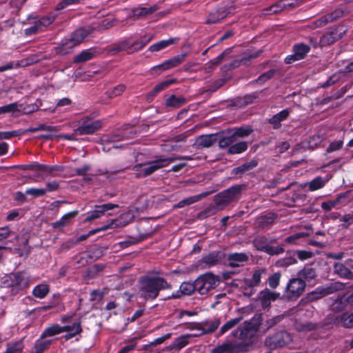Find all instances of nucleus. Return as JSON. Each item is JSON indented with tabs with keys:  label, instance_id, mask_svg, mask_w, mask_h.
<instances>
[{
	"label": "nucleus",
	"instance_id": "obj_7",
	"mask_svg": "<svg viewBox=\"0 0 353 353\" xmlns=\"http://www.w3.org/2000/svg\"><path fill=\"white\" fill-rule=\"evenodd\" d=\"M343 283L341 282H334L325 286L317 288L315 290L308 293L306 299L310 301H314L326 295L332 294L336 291L343 290Z\"/></svg>",
	"mask_w": 353,
	"mask_h": 353
},
{
	"label": "nucleus",
	"instance_id": "obj_47",
	"mask_svg": "<svg viewBox=\"0 0 353 353\" xmlns=\"http://www.w3.org/2000/svg\"><path fill=\"white\" fill-rule=\"evenodd\" d=\"M219 261V256L216 253H210L202 258V262L209 266L214 265Z\"/></svg>",
	"mask_w": 353,
	"mask_h": 353
},
{
	"label": "nucleus",
	"instance_id": "obj_12",
	"mask_svg": "<svg viewBox=\"0 0 353 353\" xmlns=\"http://www.w3.org/2000/svg\"><path fill=\"white\" fill-rule=\"evenodd\" d=\"M345 32L343 27L330 28L320 39L321 46H327L339 39Z\"/></svg>",
	"mask_w": 353,
	"mask_h": 353
},
{
	"label": "nucleus",
	"instance_id": "obj_51",
	"mask_svg": "<svg viewBox=\"0 0 353 353\" xmlns=\"http://www.w3.org/2000/svg\"><path fill=\"white\" fill-rule=\"evenodd\" d=\"M19 105L17 103H13L10 104H8L6 105H3L0 107V114L4 113H10V112H15L19 111Z\"/></svg>",
	"mask_w": 353,
	"mask_h": 353
},
{
	"label": "nucleus",
	"instance_id": "obj_40",
	"mask_svg": "<svg viewBox=\"0 0 353 353\" xmlns=\"http://www.w3.org/2000/svg\"><path fill=\"white\" fill-rule=\"evenodd\" d=\"M189 334L182 335L176 339L172 343V347L176 350H180L188 344Z\"/></svg>",
	"mask_w": 353,
	"mask_h": 353
},
{
	"label": "nucleus",
	"instance_id": "obj_2",
	"mask_svg": "<svg viewBox=\"0 0 353 353\" xmlns=\"http://www.w3.org/2000/svg\"><path fill=\"white\" fill-rule=\"evenodd\" d=\"M170 285L162 277L145 276L140 280L139 295L146 299H156L161 290L170 288Z\"/></svg>",
	"mask_w": 353,
	"mask_h": 353
},
{
	"label": "nucleus",
	"instance_id": "obj_5",
	"mask_svg": "<svg viewBox=\"0 0 353 353\" xmlns=\"http://www.w3.org/2000/svg\"><path fill=\"white\" fill-rule=\"evenodd\" d=\"M220 283V278L212 273H206L196 279V291L201 295L207 294Z\"/></svg>",
	"mask_w": 353,
	"mask_h": 353
},
{
	"label": "nucleus",
	"instance_id": "obj_41",
	"mask_svg": "<svg viewBox=\"0 0 353 353\" xmlns=\"http://www.w3.org/2000/svg\"><path fill=\"white\" fill-rule=\"evenodd\" d=\"M248 148V144L245 141H241L232 145L228 148V153L230 154H240L245 151Z\"/></svg>",
	"mask_w": 353,
	"mask_h": 353
},
{
	"label": "nucleus",
	"instance_id": "obj_52",
	"mask_svg": "<svg viewBox=\"0 0 353 353\" xmlns=\"http://www.w3.org/2000/svg\"><path fill=\"white\" fill-rule=\"evenodd\" d=\"M46 193V190L43 188H28L26 190V194L28 195H31L33 197H39L45 195Z\"/></svg>",
	"mask_w": 353,
	"mask_h": 353
},
{
	"label": "nucleus",
	"instance_id": "obj_44",
	"mask_svg": "<svg viewBox=\"0 0 353 353\" xmlns=\"http://www.w3.org/2000/svg\"><path fill=\"white\" fill-rule=\"evenodd\" d=\"M344 196H343V194H340L337 196V198L335 200L323 202L321 203V208L325 211L328 212L331 210L333 208H334L336 205L340 203L341 199Z\"/></svg>",
	"mask_w": 353,
	"mask_h": 353
},
{
	"label": "nucleus",
	"instance_id": "obj_4",
	"mask_svg": "<svg viewBox=\"0 0 353 353\" xmlns=\"http://www.w3.org/2000/svg\"><path fill=\"white\" fill-rule=\"evenodd\" d=\"M92 29L79 28L72 33L69 39H65L61 41L59 47V52L61 54H67L70 52L72 49L79 45L91 33Z\"/></svg>",
	"mask_w": 353,
	"mask_h": 353
},
{
	"label": "nucleus",
	"instance_id": "obj_9",
	"mask_svg": "<svg viewBox=\"0 0 353 353\" xmlns=\"http://www.w3.org/2000/svg\"><path fill=\"white\" fill-rule=\"evenodd\" d=\"M292 341L291 335L287 332H280L265 339V344L271 349L281 347L289 344Z\"/></svg>",
	"mask_w": 353,
	"mask_h": 353
},
{
	"label": "nucleus",
	"instance_id": "obj_45",
	"mask_svg": "<svg viewBox=\"0 0 353 353\" xmlns=\"http://www.w3.org/2000/svg\"><path fill=\"white\" fill-rule=\"evenodd\" d=\"M125 90V86L123 84L118 85L113 88L108 90L106 94L108 97L114 98L121 95Z\"/></svg>",
	"mask_w": 353,
	"mask_h": 353
},
{
	"label": "nucleus",
	"instance_id": "obj_17",
	"mask_svg": "<svg viewBox=\"0 0 353 353\" xmlns=\"http://www.w3.org/2000/svg\"><path fill=\"white\" fill-rule=\"evenodd\" d=\"M185 54H178L163 63L153 68L154 70H159V72L176 67L181 63L185 59Z\"/></svg>",
	"mask_w": 353,
	"mask_h": 353
},
{
	"label": "nucleus",
	"instance_id": "obj_46",
	"mask_svg": "<svg viewBox=\"0 0 353 353\" xmlns=\"http://www.w3.org/2000/svg\"><path fill=\"white\" fill-rule=\"evenodd\" d=\"M256 165H257V163L255 161H252L249 163H244L239 167L235 168L233 170V173L239 174L241 172H243L250 170L252 169L253 168L256 167Z\"/></svg>",
	"mask_w": 353,
	"mask_h": 353
},
{
	"label": "nucleus",
	"instance_id": "obj_59",
	"mask_svg": "<svg viewBox=\"0 0 353 353\" xmlns=\"http://www.w3.org/2000/svg\"><path fill=\"white\" fill-rule=\"evenodd\" d=\"M219 324L220 321L219 320H215L210 324V327L207 330H200L197 328L198 330L201 331V332L199 334L201 335L208 332H212L218 328Z\"/></svg>",
	"mask_w": 353,
	"mask_h": 353
},
{
	"label": "nucleus",
	"instance_id": "obj_37",
	"mask_svg": "<svg viewBox=\"0 0 353 353\" xmlns=\"http://www.w3.org/2000/svg\"><path fill=\"white\" fill-rule=\"evenodd\" d=\"M243 319L242 316H239L234 319H232L228 321L225 323H224L220 329V334H223L228 331L230 330L233 327H234L241 320Z\"/></svg>",
	"mask_w": 353,
	"mask_h": 353
},
{
	"label": "nucleus",
	"instance_id": "obj_54",
	"mask_svg": "<svg viewBox=\"0 0 353 353\" xmlns=\"http://www.w3.org/2000/svg\"><path fill=\"white\" fill-rule=\"evenodd\" d=\"M284 252V249L282 246H271L268 245L265 253L270 255H278Z\"/></svg>",
	"mask_w": 353,
	"mask_h": 353
},
{
	"label": "nucleus",
	"instance_id": "obj_33",
	"mask_svg": "<svg viewBox=\"0 0 353 353\" xmlns=\"http://www.w3.org/2000/svg\"><path fill=\"white\" fill-rule=\"evenodd\" d=\"M289 116V111L288 110H283L279 113L274 115L270 119V123L274 125V128H278L280 126V123L285 120Z\"/></svg>",
	"mask_w": 353,
	"mask_h": 353
},
{
	"label": "nucleus",
	"instance_id": "obj_56",
	"mask_svg": "<svg viewBox=\"0 0 353 353\" xmlns=\"http://www.w3.org/2000/svg\"><path fill=\"white\" fill-rule=\"evenodd\" d=\"M208 195V192H203L199 194H196L192 196H190L188 198L185 199V203L187 205H190L192 203H194L199 201H200L201 199L207 196Z\"/></svg>",
	"mask_w": 353,
	"mask_h": 353
},
{
	"label": "nucleus",
	"instance_id": "obj_13",
	"mask_svg": "<svg viewBox=\"0 0 353 353\" xmlns=\"http://www.w3.org/2000/svg\"><path fill=\"white\" fill-rule=\"evenodd\" d=\"M118 205L113 203H105L100 205H95L94 210L88 213V216L84 222H90L93 220L99 219L105 214V212L117 208Z\"/></svg>",
	"mask_w": 353,
	"mask_h": 353
},
{
	"label": "nucleus",
	"instance_id": "obj_20",
	"mask_svg": "<svg viewBox=\"0 0 353 353\" xmlns=\"http://www.w3.org/2000/svg\"><path fill=\"white\" fill-rule=\"evenodd\" d=\"M343 12L341 10H336L333 13L323 16L321 18L317 19L313 23V28L321 27L327 24L328 22H331L341 16H342Z\"/></svg>",
	"mask_w": 353,
	"mask_h": 353
},
{
	"label": "nucleus",
	"instance_id": "obj_29",
	"mask_svg": "<svg viewBox=\"0 0 353 353\" xmlns=\"http://www.w3.org/2000/svg\"><path fill=\"white\" fill-rule=\"evenodd\" d=\"M334 272L341 277L345 279H352L353 273L343 263H337L334 265Z\"/></svg>",
	"mask_w": 353,
	"mask_h": 353
},
{
	"label": "nucleus",
	"instance_id": "obj_39",
	"mask_svg": "<svg viewBox=\"0 0 353 353\" xmlns=\"http://www.w3.org/2000/svg\"><path fill=\"white\" fill-rule=\"evenodd\" d=\"M185 102V99L184 97H177L175 95H171L166 99L165 104L167 106L177 108L182 105Z\"/></svg>",
	"mask_w": 353,
	"mask_h": 353
},
{
	"label": "nucleus",
	"instance_id": "obj_53",
	"mask_svg": "<svg viewBox=\"0 0 353 353\" xmlns=\"http://www.w3.org/2000/svg\"><path fill=\"white\" fill-rule=\"evenodd\" d=\"M54 19V17L48 16L41 18V19L36 22L37 23V24H39L40 29L43 30L45 28L51 24L53 22Z\"/></svg>",
	"mask_w": 353,
	"mask_h": 353
},
{
	"label": "nucleus",
	"instance_id": "obj_27",
	"mask_svg": "<svg viewBox=\"0 0 353 353\" xmlns=\"http://www.w3.org/2000/svg\"><path fill=\"white\" fill-rule=\"evenodd\" d=\"M334 323H341L343 327L351 328L353 327V313H345L340 317L335 316L334 319Z\"/></svg>",
	"mask_w": 353,
	"mask_h": 353
},
{
	"label": "nucleus",
	"instance_id": "obj_32",
	"mask_svg": "<svg viewBox=\"0 0 353 353\" xmlns=\"http://www.w3.org/2000/svg\"><path fill=\"white\" fill-rule=\"evenodd\" d=\"M226 16L227 13L225 10L221 9L217 10L210 13L207 18L206 22L208 23H215L224 19Z\"/></svg>",
	"mask_w": 353,
	"mask_h": 353
},
{
	"label": "nucleus",
	"instance_id": "obj_25",
	"mask_svg": "<svg viewBox=\"0 0 353 353\" xmlns=\"http://www.w3.org/2000/svg\"><path fill=\"white\" fill-rule=\"evenodd\" d=\"M248 259V256L244 253H233L228 256L229 264L231 267H239Z\"/></svg>",
	"mask_w": 353,
	"mask_h": 353
},
{
	"label": "nucleus",
	"instance_id": "obj_62",
	"mask_svg": "<svg viewBox=\"0 0 353 353\" xmlns=\"http://www.w3.org/2000/svg\"><path fill=\"white\" fill-rule=\"evenodd\" d=\"M312 252L306 250H299L297 252V256L301 261L307 260L312 256Z\"/></svg>",
	"mask_w": 353,
	"mask_h": 353
},
{
	"label": "nucleus",
	"instance_id": "obj_63",
	"mask_svg": "<svg viewBox=\"0 0 353 353\" xmlns=\"http://www.w3.org/2000/svg\"><path fill=\"white\" fill-rule=\"evenodd\" d=\"M116 20L114 19H105L102 21L101 26L102 28L108 29L115 25Z\"/></svg>",
	"mask_w": 353,
	"mask_h": 353
},
{
	"label": "nucleus",
	"instance_id": "obj_28",
	"mask_svg": "<svg viewBox=\"0 0 353 353\" xmlns=\"http://www.w3.org/2000/svg\"><path fill=\"white\" fill-rule=\"evenodd\" d=\"M177 41L176 38H170L167 40H162L155 43L150 46L149 50L151 52H158L165 49L168 46L174 44Z\"/></svg>",
	"mask_w": 353,
	"mask_h": 353
},
{
	"label": "nucleus",
	"instance_id": "obj_38",
	"mask_svg": "<svg viewBox=\"0 0 353 353\" xmlns=\"http://www.w3.org/2000/svg\"><path fill=\"white\" fill-rule=\"evenodd\" d=\"M299 279L305 280H312L316 276V272L314 268L310 267H305L298 273Z\"/></svg>",
	"mask_w": 353,
	"mask_h": 353
},
{
	"label": "nucleus",
	"instance_id": "obj_60",
	"mask_svg": "<svg viewBox=\"0 0 353 353\" xmlns=\"http://www.w3.org/2000/svg\"><path fill=\"white\" fill-rule=\"evenodd\" d=\"M50 343V341H37L35 343L34 349L39 352L40 353H43V352L46 348L47 345Z\"/></svg>",
	"mask_w": 353,
	"mask_h": 353
},
{
	"label": "nucleus",
	"instance_id": "obj_30",
	"mask_svg": "<svg viewBox=\"0 0 353 353\" xmlns=\"http://www.w3.org/2000/svg\"><path fill=\"white\" fill-rule=\"evenodd\" d=\"M65 327H63L58 324L52 325L47 327L41 334L42 338L53 336L54 335L64 332Z\"/></svg>",
	"mask_w": 353,
	"mask_h": 353
},
{
	"label": "nucleus",
	"instance_id": "obj_34",
	"mask_svg": "<svg viewBox=\"0 0 353 353\" xmlns=\"http://www.w3.org/2000/svg\"><path fill=\"white\" fill-rule=\"evenodd\" d=\"M24 345L22 341L8 343L3 353H22Z\"/></svg>",
	"mask_w": 353,
	"mask_h": 353
},
{
	"label": "nucleus",
	"instance_id": "obj_3",
	"mask_svg": "<svg viewBox=\"0 0 353 353\" xmlns=\"http://www.w3.org/2000/svg\"><path fill=\"white\" fill-rule=\"evenodd\" d=\"M178 158L160 159L152 162L139 163L134 166L133 170L137 177H144L154 172L156 170L168 165Z\"/></svg>",
	"mask_w": 353,
	"mask_h": 353
},
{
	"label": "nucleus",
	"instance_id": "obj_24",
	"mask_svg": "<svg viewBox=\"0 0 353 353\" xmlns=\"http://www.w3.org/2000/svg\"><path fill=\"white\" fill-rule=\"evenodd\" d=\"M157 10L156 6H150L148 8H136L132 10V14L130 16L134 19L143 18L153 13Z\"/></svg>",
	"mask_w": 353,
	"mask_h": 353
},
{
	"label": "nucleus",
	"instance_id": "obj_22",
	"mask_svg": "<svg viewBox=\"0 0 353 353\" xmlns=\"http://www.w3.org/2000/svg\"><path fill=\"white\" fill-rule=\"evenodd\" d=\"M266 270L264 268L255 270L250 278L245 279V283L249 287H254L261 283V276L265 274Z\"/></svg>",
	"mask_w": 353,
	"mask_h": 353
},
{
	"label": "nucleus",
	"instance_id": "obj_18",
	"mask_svg": "<svg viewBox=\"0 0 353 353\" xmlns=\"http://www.w3.org/2000/svg\"><path fill=\"white\" fill-rule=\"evenodd\" d=\"M194 290H196V281L194 283L183 282L181 284L179 290L173 292L168 299H176L182 295H190Z\"/></svg>",
	"mask_w": 353,
	"mask_h": 353
},
{
	"label": "nucleus",
	"instance_id": "obj_43",
	"mask_svg": "<svg viewBox=\"0 0 353 353\" xmlns=\"http://www.w3.org/2000/svg\"><path fill=\"white\" fill-rule=\"evenodd\" d=\"M175 81L174 79H169L164 81L161 82L160 83L155 85V87L153 88L152 92H150V94L152 96H154L158 92L163 91L168 88L171 84H172Z\"/></svg>",
	"mask_w": 353,
	"mask_h": 353
},
{
	"label": "nucleus",
	"instance_id": "obj_55",
	"mask_svg": "<svg viewBox=\"0 0 353 353\" xmlns=\"http://www.w3.org/2000/svg\"><path fill=\"white\" fill-rule=\"evenodd\" d=\"M32 170H36L44 172H50L53 170V169L48 165L39 164V163H32L28 165Z\"/></svg>",
	"mask_w": 353,
	"mask_h": 353
},
{
	"label": "nucleus",
	"instance_id": "obj_1",
	"mask_svg": "<svg viewBox=\"0 0 353 353\" xmlns=\"http://www.w3.org/2000/svg\"><path fill=\"white\" fill-rule=\"evenodd\" d=\"M261 323V316L252 318L249 321H245L243 325L233 330L231 335L241 341H228L214 347L212 353H246L252 346L250 332L256 331Z\"/></svg>",
	"mask_w": 353,
	"mask_h": 353
},
{
	"label": "nucleus",
	"instance_id": "obj_16",
	"mask_svg": "<svg viewBox=\"0 0 353 353\" xmlns=\"http://www.w3.org/2000/svg\"><path fill=\"white\" fill-rule=\"evenodd\" d=\"M280 296V293L272 292L268 289H265L260 292L258 299L263 307L265 308L270 305L272 301H276Z\"/></svg>",
	"mask_w": 353,
	"mask_h": 353
},
{
	"label": "nucleus",
	"instance_id": "obj_14",
	"mask_svg": "<svg viewBox=\"0 0 353 353\" xmlns=\"http://www.w3.org/2000/svg\"><path fill=\"white\" fill-rule=\"evenodd\" d=\"M310 48L308 46L303 43L295 45L293 48V54L289 55L285 58V63H292L295 61L303 59L310 51Z\"/></svg>",
	"mask_w": 353,
	"mask_h": 353
},
{
	"label": "nucleus",
	"instance_id": "obj_31",
	"mask_svg": "<svg viewBox=\"0 0 353 353\" xmlns=\"http://www.w3.org/2000/svg\"><path fill=\"white\" fill-rule=\"evenodd\" d=\"M50 291L49 285L47 284H39L35 286L32 290V294L38 299H43Z\"/></svg>",
	"mask_w": 353,
	"mask_h": 353
},
{
	"label": "nucleus",
	"instance_id": "obj_19",
	"mask_svg": "<svg viewBox=\"0 0 353 353\" xmlns=\"http://www.w3.org/2000/svg\"><path fill=\"white\" fill-rule=\"evenodd\" d=\"M101 126L99 121H91L89 123H85L82 125L79 126L74 130L76 134H90L94 133L96 130L99 129Z\"/></svg>",
	"mask_w": 353,
	"mask_h": 353
},
{
	"label": "nucleus",
	"instance_id": "obj_10",
	"mask_svg": "<svg viewBox=\"0 0 353 353\" xmlns=\"http://www.w3.org/2000/svg\"><path fill=\"white\" fill-rule=\"evenodd\" d=\"M150 39L145 41L134 40L133 38H128L121 40L117 45V50L125 51L129 54L133 53L144 47Z\"/></svg>",
	"mask_w": 353,
	"mask_h": 353
},
{
	"label": "nucleus",
	"instance_id": "obj_35",
	"mask_svg": "<svg viewBox=\"0 0 353 353\" xmlns=\"http://www.w3.org/2000/svg\"><path fill=\"white\" fill-rule=\"evenodd\" d=\"M216 141V137L213 134H205L198 137L196 142L199 145L208 148Z\"/></svg>",
	"mask_w": 353,
	"mask_h": 353
},
{
	"label": "nucleus",
	"instance_id": "obj_64",
	"mask_svg": "<svg viewBox=\"0 0 353 353\" xmlns=\"http://www.w3.org/2000/svg\"><path fill=\"white\" fill-rule=\"evenodd\" d=\"M274 73V71L272 70L263 73L258 78V82H259L260 83L265 82L268 79H270L271 77H272Z\"/></svg>",
	"mask_w": 353,
	"mask_h": 353
},
{
	"label": "nucleus",
	"instance_id": "obj_26",
	"mask_svg": "<svg viewBox=\"0 0 353 353\" xmlns=\"http://www.w3.org/2000/svg\"><path fill=\"white\" fill-rule=\"evenodd\" d=\"M79 212L77 210L72 211L65 214L59 221L52 223V227L54 228H63L68 225L70 221L74 218Z\"/></svg>",
	"mask_w": 353,
	"mask_h": 353
},
{
	"label": "nucleus",
	"instance_id": "obj_15",
	"mask_svg": "<svg viewBox=\"0 0 353 353\" xmlns=\"http://www.w3.org/2000/svg\"><path fill=\"white\" fill-rule=\"evenodd\" d=\"M132 219V215L130 212L125 213L121 214L119 219H114L110 221L109 224L98 228L99 232L105 231L108 229L114 228L117 227H123L126 225L129 221Z\"/></svg>",
	"mask_w": 353,
	"mask_h": 353
},
{
	"label": "nucleus",
	"instance_id": "obj_21",
	"mask_svg": "<svg viewBox=\"0 0 353 353\" xmlns=\"http://www.w3.org/2000/svg\"><path fill=\"white\" fill-rule=\"evenodd\" d=\"M292 6H294V3L290 0H281L268 8L264 14H268L277 13Z\"/></svg>",
	"mask_w": 353,
	"mask_h": 353
},
{
	"label": "nucleus",
	"instance_id": "obj_58",
	"mask_svg": "<svg viewBox=\"0 0 353 353\" xmlns=\"http://www.w3.org/2000/svg\"><path fill=\"white\" fill-rule=\"evenodd\" d=\"M21 133L19 131L0 132V140L10 139L13 137H17Z\"/></svg>",
	"mask_w": 353,
	"mask_h": 353
},
{
	"label": "nucleus",
	"instance_id": "obj_48",
	"mask_svg": "<svg viewBox=\"0 0 353 353\" xmlns=\"http://www.w3.org/2000/svg\"><path fill=\"white\" fill-rule=\"evenodd\" d=\"M233 131V134H235L236 139L245 137L250 134L252 130L249 128H238L232 129Z\"/></svg>",
	"mask_w": 353,
	"mask_h": 353
},
{
	"label": "nucleus",
	"instance_id": "obj_6",
	"mask_svg": "<svg viewBox=\"0 0 353 353\" xmlns=\"http://www.w3.org/2000/svg\"><path fill=\"white\" fill-rule=\"evenodd\" d=\"M241 190V186H232L219 194L214 199L216 205L219 209H222L229 203L239 199Z\"/></svg>",
	"mask_w": 353,
	"mask_h": 353
},
{
	"label": "nucleus",
	"instance_id": "obj_50",
	"mask_svg": "<svg viewBox=\"0 0 353 353\" xmlns=\"http://www.w3.org/2000/svg\"><path fill=\"white\" fill-rule=\"evenodd\" d=\"M296 263V260L293 256H287L276 261V265L278 267H288Z\"/></svg>",
	"mask_w": 353,
	"mask_h": 353
},
{
	"label": "nucleus",
	"instance_id": "obj_61",
	"mask_svg": "<svg viewBox=\"0 0 353 353\" xmlns=\"http://www.w3.org/2000/svg\"><path fill=\"white\" fill-rule=\"evenodd\" d=\"M343 143V142L341 140L332 142L330 144L329 147L327 148V151L328 152H331L339 150L342 147Z\"/></svg>",
	"mask_w": 353,
	"mask_h": 353
},
{
	"label": "nucleus",
	"instance_id": "obj_49",
	"mask_svg": "<svg viewBox=\"0 0 353 353\" xmlns=\"http://www.w3.org/2000/svg\"><path fill=\"white\" fill-rule=\"evenodd\" d=\"M281 277V274L279 272H276L270 275L268 280L269 286L272 289L276 288L280 283Z\"/></svg>",
	"mask_w": 353,
	"mask_h": 353
},
{
	"label": "nucleus",
	"instance_id": "obj_23",
	"mask_svg": "<svg viewBox=\"0 0 353 353\" xmlns=\"http://www.w3.org/2000/svg\"><path fill=\"white\" fill-rule=\"evenodd\" d=\"M63 327H65L64 332H67V334L65 335V338L66 339H70L76 335L79 334L82 331L80 321H77L72 325L63 326Z\"/></svg>",
	"mask_w": 353,
	"mask_h": 353
},
{
	"label": "nucleus",
	"instance_id": "obj_42",
	"mask_svg": "<svg viewBox=\"0 0 353 353\" xmlns=\"http://www.w3.org/2000/svg\"><path fill=\"white\" fill-rule=\"evenodd\" d=\"M94 52L90 50H83L74 57V61L76 63L87 61L92 59L94 57Z\"/></svg>",
	"mask_w": 353,
	"mask_h": 353
},
{
	"label": "nucleus",
	"instance_id": "obj_57",
	"mask_svg": "<svg viewBox=\"0 0 353 353\" xmlns=\"http://www.w3.org/2000/svg\"><path fill=\"white\" fill-rule=\"evenodd\" d=\"M255 248L260 251L265 252L268 244L261 238H258L254 242Z\"/></svg>",
	"mask_w": 353,
	"mask_h": 353
},
{
	"label": "nucleus",
	"instance_id": "obj_11",
	"mask_svg": "<svg viewBox=\"0 0 353 353\" xmlns=\"http://www.w3.org/2000/svg\"><path fill=\"white\" fill-rule=\"evenodd\" d=\"M7 277L10 281L8 285L16 287L18 289L28 287L30 283V276L25 272H18L14 274H11Z\"/></svg>",
	"mask_w": 353,
	"mask_h": 353
},
{
	"label": "nucleus",
	"instance_id": "obj_36",
	"mask_svg": "<svg viewBox=\"0 0 353 353\" xmlns=\"http://www.w3.org/2000/svg\"><path fill=\"white\" fill-rule=\"evenodd\" d=\"M328 179H323L321 177H316L307 183L308 189L310 191H315L322 188L328 181Z\"/></svg>",
	"mask_w": 353,
	"mask_h": 353
},
{
	"label": "nucleus",
	"instance_id": "obj_8",
	"mask_svg": "<svg viewBox=\"0 0 353 353\" xmlns=\"http://www.w3.org/2000/svg\"><path fill=\"white\" fill-rule=\"evenodd\" d=\"M305 281L299 278H293L288 281L285 290V296L289 300H296L304 292Z\"/></svg>",
	"mask_w": 353,
	"mask_h": 353
}]
</instances>
